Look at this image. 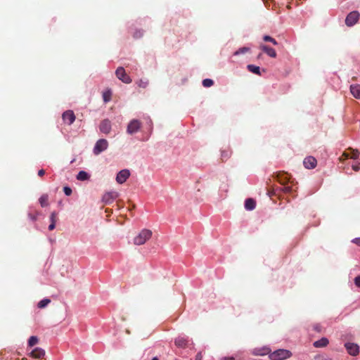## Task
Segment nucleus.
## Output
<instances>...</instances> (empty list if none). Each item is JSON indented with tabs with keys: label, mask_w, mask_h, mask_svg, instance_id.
<instances>
[{
	"label": "nucleus",
	"mask_w": 360,
	"mask_h": 360,
	"mask_svg": "<svg viewBox=\"0 0 360 360\" xmlns=\"http://www.w3.org/2000/svg\"><path fill=\"white\" fill-rule=\"evenodd\" d=\"M153 232L150 229H144L134 238V244L136 245H143L152 236Z\"/></svg>",
	"instance_id": "f257e3e1"
},
{
	"label": "nucleus",
	"mask_w": 360,
	"mask_h": 360,
	"mask_svg": "<svg viewBox=\"0 0 360 360\" xmlns=\"http://www.w3.org/2000/svg\"><path fill=\"white\" fill-rule=\"evenodd\" d=\"M292 355L289 350L280 349L269 354V358L271 360H285Z\"/></svg>",
	"instance_id": "f03ea898"
},
{
	"label": "nucleus",
	"mask_w": 360,
	"mask_h": 360,
	"mask_svg": "<svg viewBox=\"0 0 360 360\" xmlns=\"http://www.w3.org/2000/svg\"><path fill=\"white\" fill-rule=\"evenodd\" d=\"M108 142L107 140L101 139H99L95 144L94 148V153L95 155H98L103 151L105 150L108 148Z\"/></svg>",
	"instance_id": "7ed1b4c3"
},
{
	"label": "nucleus",
	"mask_w": 360,
	"mask_h": 360,
	"mask_svg": "<svg viewBox=\"0 0 360 360\" xmlns=\"http://www.w3.org/2000/svg\"><path fill=\"white\" fill-rule=\"evenodd\" d=\"M115 75L119 79L125 84H130L132 81L130 77L127 75L125 70L122 67H119L116 70Z\"/></svg>",
	"instance_id": "20e7f679"
},
{
	"label": "nucleus",
	"mask_w": 360,
	"mask_h": 360,
	"mask_svg": "<svg viewBox=\"0 0 360 360\" xmlns=\"http://www.w3.org/2000/svg\"><path fill=\"white\" fill-rule=\"evenodd\" d=\"M141 123L138 120H132L128 124L127 132L129 134L136 133L141 128Z\"/></svg>",
	"instance_id": "39448f33"
},
{
	"label": "nucleus",
	"mask_w": 360,
	"mask_h": 360,
	"mask_svg": "<svg viewBox=\"0 0 360 360\" xmlns=\"http://www.w3.org/2000/svg\"><path fill=\"white\" fill-rule=\"evenodd\" d=\"M359 18V13L358 11L350 12L345 19V23L347 26H353L356 23Z\"/></svg>",
	"instance_id": "423d86ee"
},
{
	"label": "nucleus",
	"mask_w": 360,
	"mask_h": 360,
	"mask_svg": "<svg viewBox=\"0 0 360 360\" xmlns=\"http://www.w3.org/2000/svg\"><path fill=\"white\" fill-rule=\"evenodd\" d=\"M63 120L68 125L72 124L75 120V115L72 110H66L62 115Z\"/></svg>",
	"instance_id": "0eeeda50"
},
{
	"label": "nucleus",
	"mask_w": 360,
	"mask_h": 360,
	"mask_svg": "<svg viewBox=\"0 0 360 360\" xmlns=\"http://www.w3.org/2000/svg\"><path fill=\"white\" fill-rule=\"evenodd\" d=\"M118 197V193L115 191H110L105 193L103 198L102 200L105 204H110L113 202L115 199Z\"/></svg>",
	"instance_id": "6e6552de"
},
{
	"label": "nucleus",
	"mask_w": 360,
	"mask_h": 360,
	"mask_svg": "<svg viewBox=\"0 0 360 360\" xmlns=\"http://www.w3.org/2000/svg\"><path fill=\"white\" fill-rule=\"evenodd\" d=\"M129 176L130 172L128 169H122L117 174L116 181L118 184H122L127 181Z\"/></svg>",
	"instance_id": "1a4fd4ad"
},
{
	"label": "nucleus",
	"mask_w": 360,
	"mask_h": 360,
	"mask_svg": "<svg viewBox=\"0 0 360 360\" xmlns=\"http://www.w3.org/2000/svg\"><path fill=\"white\" fill-rule=\"evenodd\" d=\"M303 165L305 168L311 169L316 167L317 165V161L314 157L308 156L304 158L303 161Z\"/></svg>",
	"instance_id": "9d476101"
},
{
	"label": "nucleus",
	"mask_w": 360,
	"mask_h": 360,
	"mask_svg": "<svg viewBox=\"0 0 360 360\" xmlns=\"http://www.w3.org/2000/svg\"><path fill=\"white\" fill-rule=\"evenodd\" d=\"M347 352L352 356H356L359 352V347L354 343L348 342L345 345Z\"/></svg>",
	"instance_id": "9b49d317"
},
{
	"label": "nucleus",
	"mask_w": 360,
	"mask_h": 360,
	"mask_svg": "<svg viewBox=\"0 0 360 360\" xmlns=\"http://www.w3.org/2000/svg\"><path fill=\"white\" fill-rule=\"evenodd\" d=\"M99 129L101 132L104 134L110 133L111 130L110 121L108 119L103 120L100 124Z\"/></svg>",
	"instance_id": "f8f14e48"
},
{
	"label": "nucleus",
	"mask_w": 360,
	"mask_h": 360,
	"mask_svg": "<svg viewBox=\"0 0 360 360\" xmlns=\"http://www.w3.org/2000/svg\"><path fill=\"white\" fill-rule=\"evenodd\" d=\"M276 178L278 181L283 185H285L290 182V176L288 175V174L285 172H278L276 174Z\"/></svg>",
	"instance_id": "ddd939ff"
},
{
	"label": "nucleus",
	"mask_w": 360,
	"mask_h": 360,
	"mask_svg": "<svg viewBox=\"0 0 360 360\" xmlns=\"http://www.w3.org/2000/svg\"><path fill=\"white\" fill-rule=\"evenodd\" d=\"M44 355L45 351L40 347H36L30 354V356L34 359H41Z\"/></svg>",
	"instance_id": "4468645a"
},
{
	"label": "nucleus",
	"mask_w": 360,
	"mask_h": 360,
	"mask_svg": "<svg viewBox=\"0 0 360 360\" xmlns=\"http://www.w3.org/2000/svg\"><path fill=\"white\" fill-rule=\"evenodd\" d=\"M260 49L264 52L266 53L269 56L271 57V58H276L277 54H276V51L273 49V48H271L268 46H266V45H261L260 46Z\"/></svg>",
	"instance_id": "2eb2a0df"
},
{
	"label": "nucleus",
	"mask_w": 360,
	"mask_h": 360,
	"mask_svg": "<svg viewBox=\"0 0 360 360\" xmlns=\"http://www.w3.org/2000/svg\"><path fill=\"white\" fill-rule=\"evenodd\" d=\"M350 91L354 97L356 98H360V85L353 84L350 86Z\"/></svg>",
	"instance_id": "dca6fc26"
},
{
	"label": "nucleus",
	"mask_w": 360,
	"mask_h": 360,
	"mask_svg": "<svg viewBox=\"0 0 360 360\" xmlns=\"http://www.w3.org/2000/svg\"><path fill=\"white\" fill-rule=\"evenodd\" d=\"M174 343L178 347L185 348L187 346L188 341L183 337H178L175 339Z\"/></svg>",
	"instance_id": "f3484780"
},
{
	"label": "nucleus",
	"mask_w": 360,
	"mask_h": 360,
	"mask_svg": "<svg viewBox=\"0 0 360 360\" xmlns=\"http://www.w3.org/2000/svg\"><path fill=\"white\" fill-rule=\"evenodd\" d=\"M256 202L252 198H248L245 202V207L248 210H252L255 208Z\"/></svg>",
	"instance_id": "a211bd4d"
},
{
	"label": "nucleus",
	"mask_w": 360,
	"mask_h": 360,
	"mask_svg": "<svg viewBox=\"0 0 360 360\" xmlns=\"http://www.w3.org/2000/svg\"><path fill=\"white\" fill-rule=\"evenodd\" d=\"M328 340L326 338H322L321 339L314 342L315 347H326L328 344Z\"/></svg>",
	"instance_id": "6ab92c4d"
},
{
	"label": "nucleus",
	"mask_w": 360,
	"mask_h": 360,
	"mask_svg": "<svg viewBox=\"0 0 360 360\" xmlns=\"http://www.w3.org/2000/svg\"><path fill=\"white\" fill-rule=\"evenodd\" d=\"M231 150L229 148L224 149L221 153V159L222 162L226 161L231 155Z\"/></svg>",
	"instance_id": "aec40b11"
},
{
	"label": "nucleus",
	"mask_w": 360,
	"mask_h": 360,
	"mask_svg": "<svg viewBox=\"0 0 360 360\" xmlns=\"http://www.w3.org/2000/svg\"><path fill=\"white\" fill-rule=\"evenodd\" d=\"M247 68L250 72L258 75H261L260 68L259 66H256L254 65H248L247 66Z\"/></svg>",
	"instance_id": "412c9836"
},
{
	"label": "nucleus",
	"mask_w": 360,
	"mask_h": 360,
	"mask_svg": "<svg viewBox=\"0 0 360 360\" xmlns=\"http://www.w3.org/2000/svg\"><path fill=\"white\" fill-rule=\"evenodd\" d=\"M77 179L79 181H85L89 179V175L85 171H80L77 175Z\"/></svg>",
	"instance_id": "4be33fe9"
},
{
	"label": "nucleus",
	"mask_w": 360,
	"mask_h": 360,
	"mask_svg": "<svg viewBox=\"0 0 360 360\" xmlns=\"http://www.w3.org/2000/svg\"><path fill=\"white\" fill-rule=\"evenodd\" d=\"M39 342V339L37 336H31L28 340V346L32 347Z\"/></svg>",
	"instance_id": "5701e85b"
},
{
	"label": "nucleus",
	"mask_w": 360,
	"mask_h": 360,
	"mask_svg": "<svg viewBox=\"0 0 360 360\" xmlns=\"http://www.w3.org/2000/svg\"><path fill=\"white\" fill-rule=\"evenodd\" d=\"M51 302V300L45 298L39 301L37 304V307L40 309L46 307Z\"/></svg>",
	"instance_id": "b1692460"
},
{
	"label": "nucleus",
	"mask_w": 360,
	"mask_h": 360,
	"mask_svg": "<svg viewBox=\"0 0 360 360\" xmlns=\"http://www.w3.org/2000/svg\"><path fill=\"white\" fill-rule=\"evenodd\" d=\"M39 203L41 205V207H46L48 206V195H42L39 198Z\"/></svg>",
	"instance_id": "393cba45"
},
{
	"label": "nucleus",
	"mask_w": 360,
	"mask_h": 360,
	"mask_svg": "<svg viewBox=\"0 0 360 360\" xmlns=\"http://www.w3.org/2000/svg\"><path fill=\"white\" fill-rule=\"evenodd\" d=\"M112 93L110 90H108L103 93V98L105 103H108L111 99Z\"/></svg>",
	"instance_id": "a878e982"
},
{
	"label": "nucleus",
	"mask_w": 360,
	"mask_h": 360,
	"mask_svg": "<svg viewBox=\"0 0 360 360\" xmlns=\"http://www.w3.org/2000/svg\"><path fill=\"white\" fill-rule=\"evenodd\" d=\"M346 158L350 157L352 159H357L359 155V153L358 150H352L351 155H348L347 153H345L343 154Z\"/></svg>",
	"instance_id": "bb28decb"
},
{
	"label": "nucleus",
	"mask_w": 360,
	"mask_h": 360,
	"mask_svg": "<svg viewBox=\"0 0 360 360\" xmlns=\"http://www.w3.org/2000/svg\"><path fill=\"white\" fill-rule=\"evenodd\" d=\"M213 84H214V82L211 79H205L202 81V85L205 87H210V86H212L213 85Z\"/></svg>",
	"instance_id": "cd10ccee"
},
{
	"label": "nucleus",
	"mask_w": 360,
	"mask_h": 360,
	"mask_svg": "<svg viewBox=\"0 0 360 360\" xmlns=\"http://www.w3.org/2000/svg\"><path fill=\"white\" fill-rule=\"evenodd\" d=\"M264 41L271 42L274 45H277L278 42L275 40V39L272 38L269 35H265L263 37Z\"/></svg>",
	"instance_id": "c85d7f7f"
},
{
	"label": "nucleus",
	"mask_w": 360,
	"mask_h": 360,
	"mask_svg": "<svg viewBox=\"0 0 360 360\" xmlns=\"http://www.w3.org/2000/svg\"><path fill=\"white\" fill-rule=\"evenodd\" d=\"M249 51H250L249 48H248V47H242V48H240L238 51H236L234 53V55L237 56V55H239V54H241V53H245L248 52Z\"/></svg>",
	"instance_id": "c756f323"
},
{
	"label": "nucleus",
	"mask_w": 360,
	"mask_h": 360,
	"mask_svg": "<svg viewBox=\"0 0 360 360\" xmlns=\"http://www.w3.org/2000/svg\"><path fill=\"white\" fill-rule=\"evenodd\" d=\"M283 191L286 193H291L293 191L292 186L288 184L283 185Z\"/></svg>",
	"instance_id": "7c9ffc66"
},
{
	"label": "nucleus",
	"mask_w": 360,
	"mask_h": 360,
	"mask_svg": "<svg viewBox=\"0 0 360 360\" xmlns=\"http://www.w3.org/2000/svg\"><path fill=\"white\" fill-rule=\"evenodd\" d=\"M270 353V349L269 348H264L262 349V352H259V351H255L254 352L255 354L256 355H265V354H269Z\"/></svg>",
	"instance_id": "2f4dec72"
},
{
	"label": "nucleus",
	"mask_w": 360,
	"mask_h": 360,
	"mask_svg": "<svg viewBox=\"0 0 360 360\" xmlns=\"http://www.w3.org/2000/svg\"><path fill=\"white\" fill-rule=\"evenodd\" d=\"M139 86L141 87V88H146L148 84V81H145V80H143V79H140L138 82H137Z\"/></svg>",
	"instance_id": "473e14b6"
},
{
	"label": "nucleus",
	"mask_w": 360,
	"mask_h": 360,
	"mask_svg": "<svg viewBox=\"0 0 360 360\" xmlns=\"http://www.w3.org/2000/svg\"><path fill=\"white\" fill-rule=\"evenodd\" d=\"M64 193L66 195L69 196L72 194V189L68 186H65L63 188Z\"/></svg>",
	"instance_id": "72a5a7b5"
},
{
	"label": "nucleus",
	"mask_w": 360,
	"mask_h": 360,
	"mask_svg": "<svg viewBox=\"0 0 360 360\" xmlns=\"http://www.w3.org/2000/svg\"><path fill=\"white\" fill-rule=\"evenodd\" d=\"M50 219H51V222L52 221H54V222L56 221V212H53L51 213Z\"/></svg>",
	"instance_id": "f704fd0d"
},
{
	"label": "nucleus",
	"mask_w": 360,
	"mask_h": 360,
	"mask_svg": "<svg viewBox=\"0 0 360 360\" xmlns=\"http://www.w3.org/2000/svg\"><path fill=\"white\" fill-rule=\"evenodd\" d=\"M354 283L356 286L360 287V276H356L354 279Z\"/></svg>",
	"instance_id": "c9c22d12"
},
{
	"label": "nucleus",
	"mask_w": 360,
	"mask_h": 360,
	"mask_svg": "<svg viewBox=\"0 0 360 360\" xmlns=\"http://www.w3.org/2000/svg\"><path fill=\"white\" fill-rule=\"evenodd\" d=\"M202 352H199L195 358V360H202Z\"/></svg>",
	"instance_id": "e433bc0d"
},
{
	"label": "nucleus",
	"mask_w": 360,
	"mask_h": 360,
	"mask_svg": "<svg viewBox=\"0 0 360 360\" xmlns=\"http://www.w3.org/2000/svg\"><path fill=\"white\" fill-rule=\"evenodd\" d=\"M352 169L356 172L359 171L360 169V163H359L357 165H353Z\"/></svg>",
	"instance_id": "4c0bfd02"
},
{
	"label": "nucleus",
	"mask_w": 360,
	"mask_h": 360,
	"mask_svg": "<svg viewBox=\"0 0 360 360\" xmlns=\"http://www.w3.org/2000/svg\"><path fill=\"white\" fill-rule=\"evenodd\" d=\"M352 243H355L356 245L360 246V238H356L352 240Z\"/></svg>",
	"instance_id": "58836bf2"
},
{
	"label": "nucleus",
	"mask_w": 360,
	"mask_h": 360,
	"mask_svg": "<svg viewBox=\"0 0 360 360\" xmlns=\"http://www.w3.org/2000/svg\"><path fill=\"white\" fill-rule=\"evenodd\" d=\"M55 226H56V222L52 221V222L51 223V224L49 226V229L50 231H52V230H53V229H55Z\"/></svg>",
	"instance_id": "ea45409f"
},
{
	"label": "nucleus",
	"mask_w": 360,
	"mask_h": 360,
	"mask_svg": "<svg viewBox=\"0 0 360 360\" xmlns=\"http://www.w3.org/2000/svg\"><path fill=\"white\" fill-rule=\"evenodd\" d=\"M44 174H45V170H44V169H40V170H39V171H38V175H39V176H44Z\"/></svg>",
	"instance_id": "a19ab883"
},
{
	"label": "nucleus",
	"mask_w": 360,
	"mask_h": 360,
	"mask_svg": "<svg viewBox=\"0 0 360 360\" xmlns=\"http://www.w3.org/2000/svg\"><path fill=\"white\" fill-rule=\"evenodd\" d=\"M221 360H235V358L233 356L223 357Z\"/></svg>",
	"instance_id": "79ce46f5"
},
{
	"label": "nucleus",
	"mask_w": 360,
	"mask_h": 360,
	"mask_svg": "<svg viewBox=\"0 0 360 360\" xmlns=\"http://www.w3.org/2000/svg\"><path fill=\"white\" fill-rule=\"evenodd\" d=\"M314 330L318 331V332H320L321 331V326L319 325H316L314 326Z\"/></svg>",
	"instance_id": "37998d69"
},
{
	"label": "nucleus",
	"mask_w": 360,
	"mask_h": 360,
	"mask_svg": "<svg viewBox=\"0 0 360 360\" xmlns=\"http://www.w3.org/2000/svg\"><path fill=\"white\" fill-rule=\"evenodd\" d=\"M141 35H142V34H141V33H140V32H136V33L135 34L134 37H141Z\"/></svg>",
	"instance_id": "c03bdc74"
},
{
	"label": "nucleus",
	"mask_w": 360,
	"mask_h": 360,
	"mask_svg": "<svg viewBox=\"0 0 360 360\" xmlns=\"http://www.w3.org/2000/svg\"><path fill=\"white\" fill-rule=\"evenodd\" d=\"M152 360H159L158 357H153Z\"/></svg>",
	"instance_id": "a18cd8bd"
},
{
	"label": "nucleus",
	"mask_w": 360,
	"mask_h": 360,
	"mask_svg": "<svg viewBox=\"0 0 360 360\" xmlns=\"http://www.w3.org/2000/svg\"><path fill=\"white\" fill-rule=\"evenodd\" d=\"M22 360H27V358H22Z\"/></svg>",
	"instance_id": "49530a36"
}]
</instances>
